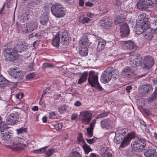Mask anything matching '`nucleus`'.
<instances>
[{"label": "nucleus", "mask_w": 157, "mask_h": 157, "mask_svg": "<svg viewBox=\"0 0 157 157\" xmlns=\"http://www.w3.org/2000/svg\"><path fill=\"white\" fill-rule=\"evenodd\" d=\"M153 26H155V27H154V29L155 32L157 34V22H156V21L155 23H153L152 24Z\"/></svg>", "instance_id": "obj_53"}, {"label": "nucleus", "mask_w": 157, "mask_h": 157, "mask_svg": "<svg viewBox=\"0 0 157 157\" xmlns=\"http://www.w3.org/2000/svg\"><path fill=\"white\" fill-rule=\"evenodd\" d=\"M135 136V135L134 132H130L126 136L119 138L120 140H114V141L117 144L121 143L120 147L124 148L129 144L131 140Z\"/></svg>", "instance_id": "obj_3"}, {"label": "nucleus", "mask_w": 157, "mask_h": 157, "mask_svg": "<svg viewBox=\"0 0 157 157\" xmlns=\"http://www.w3.org/2000/svg\"><path fill=\"white\" fill-rule=\"evenodd\" d=\"M23 15L24 17L22 18V20H21V21H22L23 22H26L28 20L29 15L28 14H25L24 16V15Z\"/></svg>", "instance_id": "obj_48"}, {"label": "nucleus", "mask_w": 157, "mask_h": 157, "mask_svg": "<svg viewBox=\"0 0 157 157\" xmlns=\"http://www.w3.org/2000/svg\"><path fill=\"white\" fill-rule=\"evenodd\" d=\"M97 39L98 44L97 47V50L98 52H100L105 48L106 42L101 38H99Z\"/></svg>", "instance_id": "obj_23"}, {"label": "nucleus", "mask_w": 157, "mask_h": 157, "mask_svg": "<svg viewBox=\"0 0 157 157\" xmlns=\"http://www.w3.org/2000/svg\"><path fill=\"white\" fill-rule=\"evenodd\" d=\"M58 35L59 36L60 38V43L61 44H66L69 43L70 40V38L67 32L64 30L59 31L58 33Z\"/></svg>", "instance_id": "obj_14"}, {"label": "nucleus", "mask_w": 157, "mask_h": 157, "mask_svg": "<svg viewBox=\"0 0 157 157\" xmlns=\"http://www.w3.org/2000/svg\"><path fill=\"white\" fill-rule=\"evenodd\" d=\"M88 74L85 72L82 74V75L79 79L78 83L80 84H82L86 81Z\"/></svg>", "instance_id": "obj_34"}, {"label": "nucleus", "mask_w": 157, "mask_h": 157, "mask_svg": "<svg viewBox=\"0 0 157 157\" xmlns=\"http://www.w3.org/2000/svg\"><path fill=\"white\" fill-rule=\"evenodd\" d=\"M9 74L11 77H13L15 79L18 81L22 79L23 73L21 71L16 67H13L10 68L9 71Z\"/></svg>", "instance_id": "obj_10"}, {"label": "nucleus", "mask_w": 157, "mask_h": 157, "mask_svg": "<svg viewBox=\"0 0 157 157\" xmlns=\"http://www.w3.org/2000/svg\"><path fill=\"white\" fill-rule=\"evenodd\" d=\"M54 66V64L51 63H44L42 65L43 69H45L47 67L52 68Z\"/></svg>", "instance_id": "obj_41"}, {"label": "nucleus", "mask_w": 157, "mask_h": 157, "mask_svg": "<svg viewBox=\"0 0 157 157\" xmlns=\"http://www.w3.org/2000/svg\"><path fill=\"white\" fill-rule=\"evenodd\" d=\"M146 144L144 139L136 138L132 142L131 147L132 149L136 151H141L145 148Z\"/></svg>", "instance_id": "obj_4"}, {"label": "nucleus", "mask_w": 157, "mask_h": 157, "mask_svg": "<svg viewBox=\"0 0 157 157\" xmlns=\"http://www.w3.org/2000/svg\"><path fill=\"white\" fill-rule=\"evenodd\" d=\"M90 35L85 33L81 38L79 40L80 44V48L79 50V53L81 56H86L88 53V49L87 47L91 43L89 40Z\"/></svg>", "instance_id": "obj_2"}, {"label": "nucleus", "mask_w": 157, "mask_h": 157, "mask_svg": "<svg viewBox=\"0 0 157 157\" xmlns=\"http://www.w3.org/2000/svg\"><path fill=\"white\" fill-rule=\"evenodd\" d=\"M117 57L119 59H122L125 57V55L124 54H121L117 55Z\"/></svg>", "instance_id": "obj_56"}, {"label": "nucleus", "mask_w": 157, "mask_h": 157, "mask_svg": "<svg viewBox=\"0 0 157 157\" xmlns=\"http://www.w3.org/2000/svg\"><path fill=\"white\" fill-rule=\"evenodd\" d=\"M143 89L144 91L147 93L152 90L151 86L149 84L145 85L144 86Z\"/></svg>", "instance_id": "obj_38"}, {"label": "nucleus", "mask_w": 157, "mask_h": 157, "mask_svg": "<svg viewBox=\"0 0 157 157\" xmlns=\"http://www.w3.org/2000/svg\"><path fill=\"white\" fill-rule=\"evenodd\" d=\"M120 30L121 36L123 37H125L129 34V29L126 24H123L121 26Z\"/></svg>", "instance_id": "obj_20"}, {"label": "nucleus", "mask_w": 157, "mask_h": 157, "mask_svg": "<svg viewBox=\"0 0 157 157\" xmlns=\"http://www.w3.org/2000/svg\"><path fill=\"white\" fill-rule=\"evenodd\" d=\"M26 49L27 46L23 43H21L18 45L17 48L16 49V51L17 52H21L25 51Z\"/></svg>", "instance_id": "obj_32"}, {"label": "nucleus", "mask_w": 157, "mask_h": 157, "mask_svg": "<svg viewBox=\"0 0 157 157\" xmlns=\"http://www.w3.org/2000/svg\"><path fill=\"white\" fill-rule=\"evenodd\" d=\"M77 117V114H73L71 116V119L72 120H75Z\"/></svg>", "instance_id": "obj_54"}, {"label": "nucleus", "mask_w": 157, "mask_h": 157, "mask_svg": "<svg viewBox=\"0 0 157 157\" xmlns=\"http://www.w3.org/2000/svg\"><path fill=\"white\" fill-rule=\"evenodd\" d=\"M78 142L82 143V144L85 143V141L82 137V134L81 133H79L78 136Z\"/></svg>", "instance_id": "obj_45"}, {"label": "nucleus", "mask_w": 157, "mask_h": 157, "mask_svg": "<svg viewBox=\"0 0 157 157\" xmlns=\"http://www.w3.org/2000/svg\"><path fill=\"white\" fill-rule=\"evenodd\" d=\"M38 107L36 106H34L32 108V110L33 111H38Z\"/></svg>", "instance_id": "obj_61"}, {"label": "nucleus", "mask_w": 157, "mask_h": 157, "mask_svg": "<svg viewBox=\"0 0 157 157\" xmlns=\"http://www.w3.org/2000/svg\"><path fill=\"white\" fill-rule=\"evenodd\" d=\"M82 147L85 153L88 154L91 150L90 147L85 143L82 144Z\"/></svg>", "instance_id": "obj_36"}, {"label": "nucleus", "mask_w": 157, "mask_h": 157, "mask_svg": "<svg viewBox=\"0 0 157 157\" xmlns=\"http://www.w3.org/2000/svg\"><path fill=\"white\" fill-rule=\"evenodd\" d=\"M8 127L5 123H2L0 126V136L3 140H8L13 138V134L7 129Z\"/></svg>", "instance_id": "obj_7"}, {"label": "nucleus", "mask_w": 157, "mask_h": 157, "mask_svg": "<svg viewBox=\"0 0 157 157\" xmlns=\"http://www.w3.org/2000/svg\"><path fill=\"white\" fill-rule=\"evenodd\" d=\"M132 87L131 86H128L126 87V90L127 91V92L128 93L130 92V90L132 89Z\"/></svg>", "instance_id": "obj_57"}, {"label": "nucleus", "mask_w": 157, "mask_h": 157, "mask_svg": "<svg viewBox=\"0 0 157 157\" xmlns=\"http://www.w3.org/2000/svg\"><path fill=\"white\" fill-rule=\"evenodd\" d=\"M48 117L50 119H56L59 118L60 116L56 112H52L49 113Z\"/></svg>", "instance_id": "obj_33"}, {"label": "nucleus", "mask_w": 157, "mask_h": 157, "mask_svg": "<svg viewBox=\"0 0 157 157\" xmlns=\"http://www.w3.org/2000/svg\"><path fill=\"white\" fill-rule=\"evenodd\" d=\"M96 123V120H93L90 124V127L87 129V131L90 137H91L93 135V131Z\"/></svg>", "instance_id": "obj_27"}, {"label": "nucleus", "mask_w": 157, "mask_h": 157, "mask_svg": "<svg viewBox=\"0 0 157 157\" xmlns=\"http://www.w3.org/2000/svg\"><path fill=\"white\" fill-rule=\"evenodd\" d=\"M90 157H98L94 153H91L90 154Z\"/></svg>", "instance_id": "obj_64"}, {"label": "nucleus", "mask_w": 157, "mask_h": 157, "mask_svg": "<svg viewBox=\"0 0 157 157\" xmlns=\"http://www.w3.org/2000/svg\"><path fill=\"white\" fill-rule=\"evenodd\" d=\"M13 142L11 144V148L14 150H19L24 148L26 145L23 143L25 140L23 138L17 137L15 138Z\"/></svg>", "instance_id": "obj_9"}, {"label": "nucleus", "mask_w": 157, "mask_h": 157, "mask_svg": "<svg viewBox=\"0 0 157 157\" xmlns=\"http://www.w3.org/2000/svg\"><path fill=\"white\" fill-rule=\"evenodd\" d=\"M127 130L126 129H122L121 128H119L115 132V135L114 140H120L119 138H121L127 133Z\"/></svg>", "instance_id": "obj_18"}, {"label": "nucleus", "mask_w": 157, "mask_h": 157, "mask_svg": "<svg viewBox=\"0 0 157 157\" xmlns=\"http://www.w3.org/2000/svg\"><path fill=\"white\" fill-rule=\"evenodd\" d=\"M51 10L52 14L56 17H62L66 13L63 7L59 3L53 4L51 7Z\"/></svg>", "instance_id": "obj_5"}, {"label": "nucleus", "mask_w": 157, "mask_h": 157, "mask_svg": "<svg viewBox=\"0 0 157 157\" xmlns=\"http://www.w3.org/2000/svg\"><path fill=\"white\" fill-rule=\"evenodd\" d=\"M53 127L56 130H58L61 129L62 128V123H59L55 124L52 125Z\"/></svg>", "instance_id": "obj_43"}, {"label": "nucleus", "mask_w": 157, "mask_h": 157, "mask_svg": "<svg viewBox=\"0 0 157 157\" xmlns=\"http://www.w3.org/2000/svg\"><path fill=\"white\" fill-rule=\"evenodd\" d=\"M19 33H28L29 32L27 25L24 24L21 25L19 28Z\"/></svg>", "instance_id": "obj_30"}, {"label": "nucleus", "mask_w": 157, "mask_h": 157, "mask_svg": "<svg viewBox=\"0 0 157 157\" xmlns=\"http://www.w3.org/2000/svg\"><path fill=\"white\" fill-rule=\"evenodd\" d=\"M100 25L105 29H109L112 25V20L109 18L102 19L100 21Z\"/></svg>", "instance_id": "obj_21"}, {"label": "nucleus", "mask_w": 157, "mask_h": 157, "mask_svg": "<svg viewBox=\"0 0 157 157\" xmlns=\"http://www.w3.org/2000/svg\"><path fill=\"white\" fill-rule=\"evenodd\" d=\"M60 38L58 33H57L55 36L52 40V44L54 47H58L59 46V42H60Z\"/></svg>", "instance_id": "obj_28"}, {"label": "nucleus", "mask_w": 157, "mask_h": 157, "mask_svg": "<svg viewBox=\"0 0 157 157\" xmlns=\"http://www.w3.org/2000/svg\"><path fill=\"white\" fill-rule=\"evenodd\" d=\"M150 24L149 23H138L136 25V32L138 34L144 33V38L147 40H151L155 32L154 29H151L150 28Z\"/></svg>", "instance_id": "obj_1"}, {"label": "nucleus", "mask_w": 157, "mask_h": 157, "mask_svg": "<svg viewBox=\"0 0 157 157\" xmlns=\"http://www.w3.org/2000/svg\"><path fill=\"white\" fill-rule=\"evenodd\" d=\"M156 4L157 0H139L137 4V7L139 9H146L148 6Z\"/></svg>", "instance_id": "obj_12"}, {"label": "nucleus", "mask_w": 157, "mask_h": 157, "mask_svg": "<svg viewBox=\"0 0 157 157\" xmlns=\"http://www.w3.org/2000/svg\"><path fill=\"white\" fill-rule=\"evenodd\" d=\"M132 59L130 60V64L131 66L133 67H137L139 65V63L138 62V61H136V60H133L132 58H136V57L135 56H131Z\"/></svg>", "instance_id": "obj_35"}, {"label": "nucleus", "mask_w": 157, "mask_h": 157, "mask_svg": "<svg viewBox=\"0 0 157 157\" xmlns=\"http://www.w3.org/2000/svg\"><path fill=\"white\" fill-rule=\"evenodd\" d=\"M26 128L23 127L21 128L16 130L17 133L18 134H20L23 132H25L26 131Z\"/></svg>", "instance_id": "obj_47"}, {"label": "nucleus", "mask_w": 157, "mask_h": 157, "mask_svg": "<svg viewBox=\"0 0 157 157\" xmlns=\"http://www.w3.org/2000/svg\"><path fill=\"white\" fill-rule=\"evenodd\" d=\"M121 5V2L118 1L116 2L115 4V6L116 7V8H119V7Z\"/></svg>", "instance_id": "obj_58"}, {"label": "nucleus", "mask_w": 157, "mask_h": 157, "mask_svg": "<svg viewBox=\"0 0 157 157\" xmlns=\"http://www.w3.org/2000/svg\"><path fill=\"white\" fill-rule=\"evenodd\" d=\"M135 71L132 67H126L122 70V74L125 77L130 78L135 74Z\"/></svg>", "instance_id": "obj_19"}, {"label": "nucleus", "mask_w": 157, "mask_h": 157, "mask_svg": "<svg viewBox=\"0 0 157 157\" xmlns=\"http://www.w3.org/2000/svg\"><path fill=\"white\" fill-rule=\"evenodd\" d=\"M113 67H109L105 70L102 74L101 81L103 83H106L109 82L111 80L112 77V73L113 71Z\"/></svg>", "instance_id": "obj_8"}, {"label": "nucleus", "mask_w": 157, "mask_h": 157, "mask_svg": "<svg viewBox=\"0 0 157 157\" xmlns=\"http://www.w3.org/2000/svg\"><path fill=\"white\" fill-rule=\"evenodd\" d=\"M86 6L89 7H92L93 6L94 4L89 2H87L86 3Z\"/></svg>", "instance_id": "obj_59"}, {"label": "nucleus", "mask_w": 157, "mask_h": 157, "mask_svg": "<svg viewBox=\"0 0 157 157\" xmlns=\"http://www.w3.org/2000/svg\"><path fill=\"white\" fill-rule=\"evenodd\" d=\"M113 123L112 120L109 118H107L101 121L100 122V125L101 128H102L109 129L112 127Z\"/></svg>", "instance_id": "obj_17"}, {"label": "nucleus", "mask_w": 157, "mask_h": 157, "mask_svg": "<svg viewBox=\"0 0 157 157\" xmlns=\"http://www.w3.org/2000/svg\"><path fill=\"white\" fill-rule=\"evenodd\" d=\"M13 48H8L4 50L3 54L6 61H13L17 59L18 55Z\"/></svg>", "instance_id": "obj_6"}, {"label": "nucleus", "mask_w": 157, "mask_h": 157, "mask_svg": "<svg viewBox=\"0 0 157 157\" xmlns=\"http://www.w3.org/2000/svg\"><path fill=\"white\" fill-rule=\"evenodd\" d=\"M23 94L22 93L17 94L16 95V98L19 99H21L22 98Z\"/></svg>", "instance_id": "obj_52"}, {"label": "nucleus", "mask_w": 157, "mask_h": 157, "mask_svg": "<svg viewBox=\"0 0 157 157\" xmlns=\"http://www.w3.org/2000/svg\"><path fill=\"white\" fill-rule=\"evenodd\" d=\"M79 4L80 6H82L84 5V2L83 0H79Z\"/></svg>", "instance_id": "obj_62"}, {"label": "nucleus", "mask_w": 157, "mask_h": 157, "mask_svg": "<svg viewBox=\"0 0 157 157\" xmlns=\"http://www.w3.org/2000/svg\"><path fill=\"white\" fill-rule=\"evenodd\" d=\"M54 151L52 149H49L45 152V157H49L54 152Z\"/></svg>", "instance_id": "obj_42"}, {"label": "nucleus", "mask_w": 157, "mask_h": 157, "mask_svg": "<svg viewBox=\"0 0 157 157\" xmlns=\"http://www.w3.org/2000/svg\"><path fill=\"white\" fill-rule=\"evenodd\" d=\"M91 20V19L88 17H84L83 18L80 17L78 19V21L82 24L87 23Z\"/></svg>", "instance_id": "obj_37"}, {"label": "nucleus", "mask_w": 157, "mask_h": 157, "mask_svg": "<svg viewBox=\"0 0 157 157\" xmlns=\"http://www.w3.org/2000/svg\"><path fill=\"white\" fill-rule=\"evenodd\" d=\"M108 114V112H104L98 115L96 117V118L99 119L105 117H106L107 116Z\"/></svg>", "instance_id": "obj_46"}, {"label": "nucleus", "mask_w": 157, "mask_h": 157, "mask_svg": "<svg viewBox=\"0 0 157 157\" xmlns=\"http://www.w3.org/2000/svg\"><path fill=\"white\" fill-rule=\"evenodd\" d=\"M144 154L146 157H155L157 155L155 149L150 148L145 151Z\"/></svg>", "instance_id": "obj_22"}, {"label": "nucleus", "mask_w": 157, "mask_h": 157, "mask_svg": "<svg viewBox=\"0 0 157 157\" xmlns=\"http://www.w3.org/2000/svg\"><path fill=\"white\" fill-rule=\"evenodd\" d=\"M81 117L82 123L85 125L88 124L90 122L92 117V114L89 111H85L80 113Z\"/></svg>", "instance_id": "obj_13"}, {"label": "nucleus", "mask_w": 157, "mask_h": 157, "mask_svg": "<svg viewBox=\"0 0 157 157\" xmlns=\"http://www.w3.org/2000/svg\"><path fill=\"white\" fill-rule=\"evenodd\" d=\"M125 20V15L121 13L119 15L116 16L114 18V23L115 25L124 22Z\"/></svg>", "instance_id": "obj_24"}, {"label": "nucleus", "mask_w": 157, "mask_h": 157, "mask_svg": "<svg viewBox=\"0 0 157 157\" xmlns=\"http://www.w3.org/2000/svg\"><path fill=\"white\" fill-rule=\"evenodd\" d=\"M86 140H87L88 143L90 144H92L95 142L94 140L93 139H86Z\"/></svg>", "instance_id": "obj_60"}, {"label": "nucleus", "mask_w": 157, "mask_h": 157, "mask_svg": "<svg viewBox=\"0 0 157 157\" xmlns=\"http://www.w3.org/2000/svg\"><path fill=\"white\" fill-rule=\"evenodd\" d=\"M122 43L127 48V49H132L136 47V45L135 43L131 40L128 41H123Z\"/></svg>", "instance_id": "obj_25"}, {"label": "nucleus", "mask_w": 157, "mask_h": 157, "mask_svg": "<svg viewBox=\"0 0 157 157\" xmlns=\"http://www.w3.org/2000/svg\"><path fill=\"white\" fill-rule=\"evenodd\" d=\"M47 118L46 117L44 116L42 118L43 122L44 123L46 122L47 121Z\"/></svg>", "instance_id": "obj_63"}, {"label": "nucleus", "mask_w": 157, "mask_h": 157, "mask_svg": "<svg viewBox=\"0 0 157 157\" xmlns=\"http://www.w3.org/2000/svg\"><path fill=\"white\" fill-rule=\"evenodd\" d=\"M74 105L76 107H79L81 105L82 103L79 101H77L75 102Z\"/></svg>", "instance_id": "obj_51"}, {"label": "nucleus", "mask_w": 157, "mask_h": 157, "mask_svg": "<svg viewBox=\"0 0 157 157\" xmlns=\"http://www.w3.org/2000/svg\"><path fill=\"white\" fill-rule=\"evenodd\" d=\"M89 83L92 87L96 86L100 90H103L102 88L98 82V77L97 75L93 74H90L88 78Z\"/></svg>", "instance_id": "obj_11"}, {"label": "nucleus", "mask_w": 157, "mask_h": 157, "mask_svg": "<svg viewBox=\"0 0 157 157\" xmlns=\"http://www.w3.org/2000/svg\"><path fill=\"white\" fill-rule=\"evenodd\" d=\"M148 16L145 13H142L140 15L138 18V19L140 21H143L144 22L142 23H149V24L150 22L148 21ZM142 23L141 22L140 23Z\"/></svg>", "instance_id": "obj_29"}, {"label": "nucleus", "mask_w": 157, "mask_h": 157, "mask_svg": "<svg viewBox=\"0 0 157 157\" xmlns=\"http://www.w3.org/2000/svg\"><path fill=\"white\" fill-rule=\"evenodd\" d=\"M18 118V114L16 113L10 114L6 119V124L11 125L14 124L17 121Z\"/></svg>", "instance_id": "obj_15"}, {"label": "nucleus", "mask_w": 157, "mask_h": 157, "mask_svg": "<svg viewBox=\"0 0 157 157\" xmlns=\"http://www.w3.org/2000/svg\"><path fill=\"white\" fill-rule=\"evenodd\" d=\"M35 75V74L34 73H30L26 75V78L29 80L33 78Z\"/></svg>", "instance_id": "obj_49"}, {"label": "nucleus", "mask_w": 157, "mask_h": 157, "mask_svg": "<svg viewBox=\"0 0 157 157\" xmlns=\"http://www.w3.org/2000/svg\"><path fill=\"white\" fill-rule=\"evenodd\" d=\"M48 21V17L46 15H42L40 18V22L42 25L46 24Z\"/></svg>", "instance_id": "obj_31"}, {"label": "nucleus", "mask_w": 157, "mask_h": 157, "mask_svg": "<svg viewBox=\"0 0 157 157\" xmlns=\"http://www.w3.org/2000/svg\"><path fill=\"white\" fill-rule=\"evenodd\" d=\"M86 16L90 18H93L94 17V14L90 12L87 13L86 14Z\"/></svg>", "instance_id": "obj_50"}, {"label": "nucleus", "mask_w": 157, "mask_h": 157, "mask_svg": "<svg viewBox=\"0 0 157 157\" xmlns=\"http://www.w3.org/2000/svg\"><path fill=\"white\" fill-rule=\"evenodd\" d=\"M154 95L152 96L151 98L152 100H154L157 97V91L155 90L153 94Z\"/></svg>", "instance_id": "obj_55"}, {"label": "nucleus", "mask_w": 157, "mask_h": 157, "mask_svg": "<svg viewBox=\"0 0 157 157\" xmlns=\"http://www.w3.org/2000/svg\"><path fill=\"white\" fill-rule=\"evenodd\" d=\"M154 63L153 58L150 56H145L143 61V63H141L144 68L149 69L151 68Z\"/></svg>", "instance_id": "obj_16"}, {"label": "nucleus", "mask_w": 157, "mask_h": 157, "mask_svg": "<svg viewBox=\"0 0 157 157\" xmlns=\"http://www.w3.org/2000/svg\"><path fill=\"white\" fill-rule=\"evenodd\" d=\"M47 147H45L41 148L33 151L34 153L36 154H41L45 152V149Z\"/></svg>", "instance_id": "obj_39"}, {"label": "nucleus", "mask_w": 157, "mask_h": 157, "mask_svg": "<svg viewBox=\"0 0 157 157\" xmlns=\"http://www.w3.org/2000/svg\"><path fill=\"white\" fill-rule=\"evenodd\" d=\"M70 157H81L80 153L76 151L72 152L70 155Z\"/></svg>", "instance_id": "obj_44"}, {"label": "nucleus", "mask_w": 157, "mask_h": 157, "mask_svg": "<svg viewBox=\"0 0 157 157\" xmlns=\"http://www.w3.org/2000/svg\"><path fill=\"white\" fill-rule=\"evenodd\" d=\"M40 36V35L36 33H33L29 36V38L31 40V38H33V40H36Z\"/></svg>", "instance_id": "obj_40"}, {"label": "nucleus", "mask_w": 157, "mask_h": 157, "mask_svg": "<svg viewBox=\"0 0 157 157\" xmlns=\"http://www.w3.org/2000/svg\"><path fill=\"white\" fill-rule=\"evenodd\" d=\"M29 32L35 30L37 28V23L36 21L30 22L27 24Z\"/></svg>", "instance_id": "obj_26"}]
</instances>
